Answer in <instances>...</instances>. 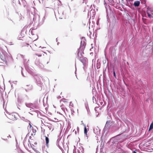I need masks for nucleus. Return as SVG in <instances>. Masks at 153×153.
<instances>
[{"instance_id":"nucleus-12","label":"nucleus","mask_w":153,"mask_h":153,"mask_svg":"<svg viewBox=\"0 0 153 153\" xmlns=\"http://www.w3.org/2000/svg\"><path fill=\"white\" fill-rule=\"evenodd\" d=\"M61 101L65 103H68V102L65 99H63L61 100Z\"/></svg>"},{"instance_id":"nucleus-20","label":"nucleus","mask_w":153,"mask_h":153,"mask_svg":"<svg viewBox=\"0 0 153 153\" xmlns=\"http://www.w3.org/2000/svg\"><path fill=\"white\" fill-rule=\"evenodd\" d=\"M44 134H45V131H44Z\"/></svg>"},{"instance_id":"nucleus-7","label":"nucleus","mask_w":153,"mask_h":153,"mask_svg":"<svg viewBox=\"0 0 153 153\" xmlns=\"http://www.w3.org/2000/svg\"><path fill=\"white\" fill-rule=\"evenodd\" d=\"M44 54L47 55V54L46 53L43 51H41L39 54H35V55L36 56H38L39 57H40L42 56V55H43V56L44 55Z\"/></svg>"},{"instance_id":"nucleus-3","label":"nucleus","mask_w":153,"mask_h":153,"mask_svg":"<svg viewBox=\"0 0 153 153\" xmlns=\"http://www.w3.org/2000/svg\"><path fill=\"white\" fill-rule=\"evenodd\" d=\"M0 58L2 61L6 62L5 56L2 53H1V52L0 53Z\"/></svg>"},{"instance_id":"nucleus-1","label":"nucleus","mask_w":153,"mask_h":153,"mask_svg":"<svg viewBox=\"0 0 153 153\" xmlns=\"http://www.w3.org/2000/svg\"><path fill=\"white\" fill-rule=\"evenodd\" d=\"M18 117L17 114L16 113H12L8 116V118L10 120H15L17 119Z\"/></svg>"},{"instance_id":"nucleus-13","label":"nucleus","mask_w":153,"mask_h":153,"mask_svg":"<svg viewBox=\"0 0 153 153\" xmlns=\"http://www.w3.org/2000/svg\"><path fill=\"white\" fill-rule=\"evenodd\" d=\"M34 30H35L34 29H32L31 30L30 29V33L32 35H34V34H33V31Z\"/></svg>"},{"instance_id":"nucleus-2","label":"nucleus","mask_w":153,"mask_h":153,"mask_svg":"<svg viewBox=\"0 0 153 153\" xmlns=\"http://www.w3.org/2000/svg\"><path fill=\"white\" fill-rule=\"evenodd\" d=\"M81 39L80 48L84 49L86 45V43L85 42V37H82Z\"/></svg>"},{"instance_id":"nucleus-5","label":"nucleus","mask_w":153,"mask_h":153,"mask_svg":"<svg viewBox=\"0 0 153 153\" xmlns=\"http://www.w3.org/2000/svg\"><path fill=\"white\" fill-rule=\"evenodd\" d=\"M140 1H136L134 2L133 5L136 7H138L140 5Z\"/></svg>"},{"instance_id":"nucleus-18","label":"nucleus","mask_w":153,"mask_h":153,"mask_svg":"<svg viewBox=\"0 0 153 153\" xmlns=\"http://www.w3.org/2000/svg\"><path fill=\"white\" fill-rule=\"evenodd\" d=\"M49 63V62H47V64H48Z\"/></svg>"},{"instance_id":"nucleus-6","label":"nucleus","mask_w":153,"mask_h":153,"mask_svg":"<svg viewBox=\"0 0 153 153\" xmlns=\"http://www.w3.org/2000/svg\"><path fill=\"white\" fill-rule=\"evenodd\" d=\"M151 11L150 9L147 8V13L148 15V16L150 18H152V16L150 14Z\"/></svg>"},{"instance_id":"nucleus-4","label":"nucleus","mask_w":153,"mask_h":153,"mask_svg":"<svg viewBox=\"0 0 153 153\" xmlns=\"http://www.w3.org/2000/svg\"><path fill=\"white\" fill-rule=\"evenodd\" d=\"M45 126L48 127L50 130L53 131V126L51 124L48 123H45Z\"/></svg>"},{"instance_id":"nucleus-15","label":"nucleus","mask_w":153,"mask_h":153,"mask_svg":"<svg viewBox=\"0 0 153 153\" xmlns=\"http://www.w3.org/2000/svg\"><path fill=\"white\" fill-rule=\"evenodd\" d=\"M36 39H33L34 40H36L37 39V35H36Z\"/></svg>"},{"instance_id":"nucleus-11","label":"nucleus","mask_w":153,"mask_h":153,"mask_svg":"<svg viewBox=\"0 0 153 153\" xmlns=\"http://www.w3.org/2000/svg\"><path fill=\"white\" fill-rule=\"evenodd\" d=\"M153 129V122H152L149 128V131L151 130V129Z\"/></svg>"},{"instance_id":"nucleus-14","label":"nucleus","mask_w":153,"mask_h":153,"mask_svg":"<svg viewBox=\"0 0 153 153\" xmlns=\"http://www.w3.org/2000/svg\"><path fill=\"white\" fill-rule=\"evenodd\" d=\"M113 71L114 76L115 77H116V74H115V71H114V68L113 69Z\"/></svg>"},{"instance_id":"nucleus-16","label":"nucleus","mask_w":153,"mask_h":153,"mask_svg":"<svg viewBox=\"0 0 153 153\" xmlns=\"http://www.w3.org/2000/svg\"><path fill=\"white\" fill-rule=\"evenodd\" d=\"M29 125L30 126V127L31 128L32 127V126L30 124V123H29Z\"/></svg>"},{"instance_id":"nucleus-9","label":"nucleus","mask_w":153,"mask_h":153,"mask_svg":"<svg viewBox=\"0 0 153 153\" xmlns=\"http://www.w3.org/2000/svg\"><path fill=\"white\" fill-rule=\"evenodd\" d=\"M87 132V128H86L85 126V125H84V133L85 135H86V137H88Z\"/></svg>"},{"instance_id":"nucleus-10","label":"nucleus","mask_w":153,"mask_h":153,"mask_svg":"<svg viewBox=\"0 0 153 153\" xmlns=\"http://www.w3.org/2000/svg\"><path fill=\"white\" fill-rule=\"evenodd\" d=\"M45 142L46 145L48 146L49 142V139L47 137H45Z\"/></svg>"},{"instance_id":"nucleus-21","label":"nucleus","mask_w":153,"mask_h":153,"mask_svg":"<svg viewBox=\"0 0 153 153\" xmlns=\"http://www.w3.org/2000/svg\"><path fill=\"white\" fill-rule=\"evenodd\" d=\"M79 52H78V54H79Z\"/></svg>"},{"instance_id":"nucleus-17","label":"nucleus","mask_w":153,"mask_h":153,"mask_svg":"<svg viewBox=\"0 0 153 153\" xmlns=\"http://www.w3.org/2000/svg\"><path fill=\"white\" fill-rule=\"evenodd\" d=\"M11 137L10 136V135H8V136H7V137Z\"/></svg>"},{"instance_id":"nucleus-8","label":"nucleus","mask_w":153,"mask_h":153,"mask_svg":"<svg viewBox=\"0 0 153 153\" xmlns=\"http://www.w3.org/2000/svg\"><path fill=\"white\" fill-rule=\"evenodd\" d=\"M31 130L33 132V133H31L32 135H35V133L36 132V130L33 127H32Z\"/></svg>"},{"instance_id":"nucleus-19","label":"nucleus","mask_w":153,"mask_h":153,"mask_svg":"<svg viewBox=\"0 0 153 153\" xmlns=\"http://www.w3.org/2000/svg\"><path fill=\"white\" fill-rule=\"evenodd\" d=\"M108 121H107V122H106V124H107V123H108Z\"/></svg>"}]
</instances>
